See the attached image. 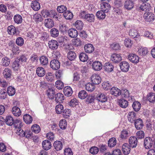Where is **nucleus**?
Listing matches in <instances>:
<instances>
[{"label": "nucleus", "mask_w": 155, "mask_h": 155, "mask_svg": "<svg viewBox=\"0 0 155 155\" xmlns=\"http://www.w3.org/2000/svg\"><path fill=\"white\" fill-rule=\"evenodd\" d=\"M137 0H127L124 3V8L127 10H130L133 8Z\"/></svg>", "instance_id": "f257e3e1"}, {"label": "nucleus", "mask_w": 155, "mask_h": 155, "mask_svg": "<svg viewBox=\"0 0 155 155\" xmlns=\"http://www.w3.org/2000/svg\"><path fill=\"white\" fill-rule=\"evenodd\" d=\"M153 140L150 137H146L144 140L143 145L146 149H150L153 146Z\"/></svg>", "instance_id": "f03ea898"}, {"label": "nucleus", "mask_w": 155, "mask_h": 155, "mask_svg": "<svg viewBox=\"0 0 155 155\" xmlns=\"http://www.w3.org/2000/svg\"><path fill=\"white\" fill-rule=\"evenodd\" d=\"M129 35L136 41L139 40L140 36L137 31L134 28L131 29L129 31Z\"/></svg>", "instance_id": "7ed1b4c3"}, {"label": "nucleus", "mask_w": 155, "mask_h": 155, "mask_svg": "<svg viewBox=\"0 0 155 155\" xmlns=\"http://www.w3.org/2000/svg\"><path fill=\"white\" fill-rule=\"evenodd\" d=\"M128 58L130 62L134 64H137L139 61V57L134 54H129L128 56Z\"/></svg>", "instance_id": "20e7f679"}, {"label": "nucleus", "mask_w": 155, "mask_h": 155, "mask_svg": "<svg viewBox=\"0 0 155 155\" xmlns=\"http://www.w3.org/2000/svg\"><path fill=\"white\" fill-rule=\"evenodd\" d=\"M143 18L146 21L150 22L154 20V15L150 12H145L143 15Z\"/></svg>", "instance_id": "39448f33"}, {"label": "nucleus", "mask_w": 155, "mask_h": 155, "mask_svg": "<svg viewBox=\"0 0 155 155\" xmlns=\"http://www.w3.org/2000/svg\"><path fill=\"white\" fill-rule=\"evenodd\" d=\"M120 66L121 70L123 72H127L129 69L130 65L126 61L121 62L120 63Z\"/></svg>", "instance_id": "423d86ee"}, {"label": "nucleus", "mask_w": 155, "mask_h": 155, "mask_svg": "<svg viewBox=\"0 0 155 155\" xmlns=\"http://www.w3.org/2000/svg\"><path fill=\"white\" fill-rule=\"evenodd\" d=\"M91 80L94 84H98L101 81V78L99 75L93 74L91 77Z\"/></svg>", "instance_id": "0eeeda50"}, {"label": "nucleus", "mask_w": 155, "mask_h": 155, "mask_svg": "<svg viewBox=\"0 0 155 155\" xmlns=\"http://www.w3.org/2000/svg\"><path fill=\"white\" fill-rule=\"evenodd\" d=\"M130 146L132 148H135L137 144V140L135 137H131L129 140Z\"/></svg>", "instance_id": "6e6552de"}, {"label": "nucleus", "mask_w": 155, "mask_h": 155, "mask_svg": "<svg viewBox=\"0 0 155 155\" xmlns=\"http://www.w3.org/2000/svg\"><path fill=\"white\" fill-rule=\"evenodd\" d=\"M136 114L134 112H129L127 115L128 120L131 123H134L137 119H136Z\"/></svg>", "instance_id": "1a4fd4ad"}, {"label": "nucleus", "mask_w": 155, "mask_h": 155, "mask_svg": "<svg viewBox=\"0 0 155 155\" xmlns=\"http://www.w3.org/2000/svg\"><path fill=\"white\" fill-rule=\"evenodd\" d=\"M51 68L54 70H57L60 67V63L57 60H53L50 63Z\"/></svg>", "instance_id": "9d476101"}, {"label": "nucleus", "mask_w": 155, "mask_h": 155, "mask_svg": "<svg viewBox=\"0 0 155 155\" xmlns=\"http://www.w3.org/2000/svg\"><path fill=\"white\" fill-rule=\"evenodd\" d=\"M49 48L51 50H55L58 48V46L57 41L54 40H51L48 43Z\"/></svg>", "instance_id": "9b49d317"}, {"label": "nucleus", "mask_w": 155, "mask_h": 155, "mask_svg": "<svg viewBox=\"0 0 155 155\" xmlns=\"http://www.w3.org/2000/svg\"><path fill=\"white\" fill-rule=\"evenodd\" d=\"M93 69L95 71H99L102 68V65L101 62L99 61H95L92 64Z\"/></svg>", "instance_id": "f8f14e48"}, {"label": "nucleus", "mask_w": 155, "mask_h": 155, "mask_svg": "<svg viewBox=\"0 0 155 155\" xmlns=\"http://www.w3.org/2000/svg\"><path fill=\"white\" fill-rule=\"evenodd\" d=\"M134 123L135 128L137 130L141 129L143 126V121L140 118L137 119Z\"/></svg>", "instance_id": "ddd939ff"}, {"label": "nucleus", "mask_w": 155, "mask_h": 155, "mask_svg": "<svg viewBox=\"0 0 155 155\" xmlns=\"http://www.w3.org/2000/svg\"><path fill=\"white\" fill-rule=\"evenodd\" d=\"M64 96L63 94L61 93H58L55 95V100L56 102L61 103L64 101Z\"/></svg>", "instance_id": "4468645a"}, {"label": "nucleus", "mask_w": 155, "mask_h": 155, "mask_svg": "<svg viewBox=\"0 0 155 155\" xmlns=\"http://www.w3.org/2000/svg\"><path fill=\"white\" fill-rule=\"evenodd\" d=\"M97 100L102 103L105 102L107 101V96L104 93H100L97 94Z\"/></svg>", "instance_id": "2eb2a0df"}, {"label": "nucleus", "mask_w": 155, "mask_h": 155, "mask_svg": "<svg viewBox=\"0 0 155 155\" xmlns=\"http://www.w3.org/2000/svg\"><path fill=\"white\" fill-rule=\"evenodd\" d=\"M68 35L71 38H76L78 35L77 31L74 28H71L68 30Z\"/></svg>", "instance_id": "dca6fc26"}, {"label": "nucleus", "mask_w": 155, "mask_h": 155, "mask_svg": "<svg viewBox=\"0 0 155 155\" xmlns=\"http://www.w3.org/2000/svg\"><path fill=\"white\" fill-rule=\"evenodd\" d=\"M101 8L102 10L107 13L111 8V6L108 3L104 2L101 4Z\"/></svg>", "instance_id": "f3484780"}, {"label": "nucleus", "mask_w": 155, "mask_h": 155, "mask_svg": "<svg viewBox=\"0 0 155 155\" xmlns=\"http://www.w3.org/2000/svg\"><path fill=\"white\" fill-rule=\"evenodd\" d=\"M110 92L111 94L115 96H118L121 94L120 89L116 87H112L110 89Z\"/></svg>", "instance_id": "a211bd4d"}, {"label": "nucleus", "mask_w": 155, "mask_h": 155, "mask_svg": "<svg viewBox=\"0 0 155 155\" xmlns=\"http://www.w3.org/2000/svg\"><path fill=\"white\" fill-rule=\"evenodd\" d=\"M44 24L47 28H50L54 26V21L51 19L47 18L45 20Z\"/></svg>", "instance_id": "6ab92c4d"}, {"label": "nucleus", "mask_w": 155, "mask_h": 155, "mask_svg": "<svg viewBox=\"0 0 155 155\" xmlns=\"http://www.w3.org/2000/svg\"><path fill=\"white\" fill-rule=\"evenodd\" d=\"M130 147L128 144L125 143L122 146V150L123 153L125 155H127L129 153L130 151Z\"/></svg>", "instance_id": "aec40b11"}, {"label": "nucleus", "mask_w": 155, "mask_h": 155, "mask_svg": "<svg viewBox=\"0 0 155 155\" xmlns=\"http://www.w3.org/2000/svg\"><path fill=\"white\" fill-rule=\"evenodd\" d=\"M119 106L121 107L125 108L128 105V102L124 99L122 98L118 101Z\"/></svg>", "instance_id": "412c9836"}, {"label": "nucleus", "mask_w": 155, "mask_h": 155, "mask_svg": "<svg viewBox=\"0 0 155 155\" xmlns=\"http://www.w3.org/2000/svg\"><path fill=\"white\" fill-rule=\"evenodd\" d=\"M111 60L115 63L119 62L122 59L120 54H114L112 55L111 58Z\"/></svg>", "instance_id": "4be33fe9"}, {"label": "nucleus", "mask_w": 155, "mask_h": 155, "mask_svg": "<svg viewBox=\"0 0 155 155\" xmlns=\"http://www.w3.org/2000/svg\"><path fill=\"white\" fill-rule=\"evenodd\" d=\"M84 51L85 52L88 53L92 52L94 50V48L91 44H86L84 46Z\"/></svg>", "instance_id": "5701e85b"}, {"label": "nucleus", "mask_w": 155, "mask_h": 155, "mask_svg": "<svg viewBox=\"0 0 155 155\" xmlns=\"http://www.w3.org/2000/svg\"><path fill=\"white\" fill-rule=\"evenodd\" d=\"M43 148L45 150H48L50 149L51 147V142L48 140L43 141L42 143Z\"/></svg>", "instance_id": "b1692460"}, {"label": "nucleus", "mask_w": 155, "mask_h": 155, "mask_svg": "<svg viewBox=\"0 0 155 155\" xmlns=\"http://www.w3.org/2000/svg\"><path fill=\"white\" fill-rule=\"evenodd\" d=\"M3 74L4 77L5 78H10L12 74V71L8 68H6L3 71Z\"/></svg>", "instance_id": "393cba45"}, {"label": "nucleus", "mask_w": 155, "mask_h": 155, "mask_svg": "<svg viewBox=\"0 0 155 155\" xmlns=\"http://www.w3.org/2000/svg\"><path fill=\"white\" fill-rule=\"evenodd\" d=\"M64 93L65 96L69 97L72 95L73 91L71 87L67 86L64 88Z\"/></svg>", "instance_id": "a878e982"}, {"label": "nucleus", "mask_w": 155, "mask_h": 155, "mask_svg": "<svg viewBox=\"0 0 155 155\" xmlns=\"http://www.w3.org/2000/svg\"><path fill=\"white\" fill-rule=\"evenodd\" d=\"M104 70L108 72H111L113 70V65L110 63H106L104 66Z\"/></svg>", "instance_id": "bb28decb"}, {"label": "nucleus", "mask_w": 155, "mask_h": 155, "mask_svg": "<svg viewBox=\"0 0 155 155\" xmlns=\"http://www.w3.org/2000/svg\"><path fill=\"white\" fill-rule=\"evenodd\" d=\"M53 146L54 149L57 151L61 150L63 147L62 143L59 141H56L54 142Z\"/></svg>", "instance_id": "cd10ccee"}, {"label": "nucleus", "mask_w": 155, "mask_h": 155, "mask_svg": "<svg viewBox=\"0 0 155 155\" xmlns=\"http://www.w3.org/2000/svg\"><path fill=\"white\" fill-rule=\"evenodd\" d=\"M37 75L40 77H42L44 76L45 72L44 69L42 67H38L36 70Z\"/></svg>", "instance_id": "c85d7f7f"}, {"label": "nucleus", "mask_w": 155, "mask_h": 155, "mask_svg": "<svg viewBox=\"0 0 155 155\" xmlns=\"http://www.w3.org/2000/svg\"><path fill=\"white\" fill-rule=\"evenodd\" d=\"M12 114L15 116H19L21 114V110L18 107L15 106L13 107L12 109Z\"/></svg>", "instance_id": "c756f323"}, {"label": "nucleus", "mask_w": 155, "mask_h": 155, "mask_svg": "<svg viewBox=\"0 0 155 155\" xmlns=\"http://www.w3.org/2000/svg\"><path fill=\"white\" fill-rule=\"evenodd\" d=\"M31 7L35 11L38 10L40 8L39 3L36 1L32 2L31 4Z\"/></svg>", "instance_id": "7c9ffc66"}, {"label": "nucleus", "mask_w": 155, "mask_h": 155, "mask_svg": "<svg viewBox=\"0 0 155 155\" xmlns=\"http://www.w3.org/2000/svg\"><path fill=\"white\" fill-rule=\"evenodd\" d=\"M46 94L50 99H53L55 94L54 91L52 88L48 89L46 91Z\"/></svg>", "instance_id": "2f4dec72"}, {"label": "nucleus", "mask_w": 155, "mask_h": 155, "mask_svg": "<svg viewBox=\"0 0 155 155\" xmlns=\"http://www.w3.org/2000/svg\"><path fill=\"white\" fill-rule=\"evenodd\" d=\"M147 100L151 103L155 102V93L150 92L148 93L147 97Z\"/></svg>", "instance_id": "473e14b6"}, {"label": "nucleus", "mask_w": 155, "mask_h": 155, "mask_svg": "<svg viewBox=\"0 0 155 155\" xmlns=\"http://www.w3.org/2000/svg\"><path fill=\"white\" fill-rule=\"evenodd\" d=\"M150 5L148 3H142L140 7V9L142 11L146 12L148 11L150 9Z\"/></svg>", "instance_id": "72a5a7b5"}, {"label": "nucleus", "mask_w": 155, "mask_h": 155, "mask_svg": "<svg viewBox=\"0 0 155 155\" xmlns=\"http://www.w3.org/2000/svg\"><path fill=\"white\" fill-rule=\"evenodd\" d=\"M94 96L92 95H89L87 97L86 100V102L87 104H92V106H95L96 105L95 104H96V101H94Z\"/></svg>", "instance_id": "f704fd0d"}, {"label": "nucleus", "mask_w": 155, "mask_h": 155, "mask_svg": "<svg viewBox=\"0 0 155 155\" xmlns=\"http://www.w3.org/2000/svg\"><path fill=\"white\" fill-rule=\"evenodd\" d=\"M7 31L8 33L11 35H14L16 32L15 27L12 25H11L8 27Z\"/></svg>", "instance_id": "c9c22d12"}, {"label": "nucleus", "mask_w": 155, "mask_h": 155, "mask_svg": "<svg viewBox=\"0 0 155 155\" xmlns=\"http://www.w3.org/2000/svg\"><path fill=\"white\" fill-rule=\"evenodd\" d=\"M141 106L140 103L137 101H135L133 102L132 107L134 110L136 112L140 110Z\"/></svg>", "instance_id": "e433bc0d"}, {"label": "nucleus", "mask_w": 155, "mask_h": 155, "mask_svg": "<svg viewBox=\"0 0 155 155\" xmlns=\"http://www.w3.org/2000/svg\"><path fill=\"white\" fill-rule=\"evenodd\" d=\"M6 124L9 126H12L14 123V120L13 117L11 116L6 117L5 119Z\"/></svg>", "instance_id": "4c0bfd02"}, {"label": "nucleus", "mask_w": 155, "mask_h": 155, "mask_svg": "<svg viewBox=\"0 0 155 155\" xmlns=\"http://www.w3.org/2000/svg\"><path fill=\"white\" fill-rule=\"evenodd\" d=\"M105 12L102 10L98 11L96 13V16L99 19H104L105 17Z\"/></svg>", "instance_id": "58836bf2"}, {"label": "nucleus", "mask_w": 155, "mask_h": 155, "mask_svg": "<svg viewBox=\"0 0 155 155\" xmlns=\"http://www.w3.org/2000/svg\"><path fill=\"white\" fill-rule=\"evenodd\" d=\"M20 63L16 60L14 62L12 65V67L15 71H20Z\"/></svg>", "instance_id": "ea45409f"}, {"label": "nucleus", "mask_w": 155, "mask_h": 155, "mask_svg": "<svg viewBox=\"0 0 155 155\" xmlns=\"http://www.w3.org/2000/svg\"><path fill=\"white\" fill-rule=\"evenodd\" d=\"M22 17L19 15H16L14 17V22L17 24H21L22 21Z\"/></svg>", "instance_id": "a19ab883"}, {"label": "nucleus", "mask_w": 155, "mask_h": 155, "mask_svg": "<svg viewBox=\"0 0 155 155\" xmlns=\"http://www.w3.org/2000/svg\"><path fill=\"white\" fill-rule=\"evenodd\" d=\"M23 118L25 122L27 124H30L32 121L31 117L28 114L25 115L23 116Z\"/></svg>", "instance_id": "79ce46f5"}, {"label": "nucleus", "mask_w": 155, "mask_h": 155, "mask_svg": "<svg viewBox=\"0 0 155 155\" xmlns=\"http://www.w3.org/2000/svg\"><path fill=\"white\" fill-rule=\"evenodd\" d=\"M74 25L77 29L81 30L83 29L84 23L82 21L78 20L75 23Z\"/></svg>", "instance_id": "37998d69"}, {"label": "nucleus", "mask_w": 155, "mask_h": 155, "mask_svg": "<svg viewBox=\"0 0 155 155\" xmlns=\"http://www.w3.org/2000/svg\"><path fill=\"white\" fill-rule=\"evenodd\" d=\"M85 19L89 22H94L95 20V17L92 14H87Z\"/></svg>", "instance_id": "c03bdc74"}, {"label": "nucleus", "mask_w": 155, "mask_h": 155, "mask_svg": "<svg viewBox=\"0 0 155 155\" xmlns=\"http://www.w3.org/2000/svg\"><path fill=\"white\" fill-rule=\"evenodd\" d=\"M129 136V133L128 131L124 130L121 131L120 136V138L123 140H125Z\"/></svg>", "instance_id": "a18cd8bd"}, {"label": "nucleus", "mask_w": 155, "mask_h": 155, "mask_svg": "<svg viewBox=\"0 0 155 155\" xmlns=\"http://www.w3.org/2000/svg\"><path fill=\"white\" fill-rule=\"evenodd\" d=\"M10 60L7 57L3 58L2 59V64L4 66H8L10 63Z\"/></svg>", "instance_id": "49530a36"}, {"label": "nucleus", "mask_w": 155, "mask_h": 155, "mask_svg": "<svg viewBox=\"0 0 155 155\" xmlns=\"http://www.w3.org/2000/svg\"><path fill=\"white\" fill-rule=\"evenodd\" d=\"M41 64L43 65H45L48 64V58L45 56H43L40 58Z\"/></svg>", "instance_id": "de8ad7c7"}, {"label": "nucleus", "mask_w": 155, "mask_h": 155, "mask_svg": "<svg viewBox=\"0 0 155 155\" xmlns=\"http://www.w3.org/2000/svg\"><path fill=\"white\" fill-rule=\"evenodd\" d=\"M94 84L93 83H87L85 85V88L88 91H92L95 88V86Z\"/></svg>", "instance_id": "09e8293b"}, {"label": "nucleus", "mask_w": 155, "mask_h": 155, "mask_svg": "<svg viewBox=\"0 0 155 155\" xmlns=\"http://www.w3.org/2000/svg\"><path fill=\"white\" fill-rule=\"evenodd\" d=\"M31 129L33 132L36 134L39 133L41 130L39 126L37 124L33 125L31 127Z\"/></svg>", "instance_id": "8fccbe9b"}, {"label": "nucleus", "mask_w": 155, "mask_h": 155, "mask_svg": "<svg viewBox=\"0 0 155 155\" xmlns=\"http://www.w3.org/2000/svg\"><path fill=\"white\" fill-rule=\"evenodd\" d=\"M138 53L142 56H145L148 52L147 48H141L138 50Z\"/></svg>", "instance_id": "3c124183"}, {"label": "nucleus", "mask_w": 155, "mask_h": 155, "mask_svg": "<svg viewBox=\"0 0 155 155\" xmlns=\"http://www.w3.org/2000/svg\"><path fill=\"white\" fill-rule=\"evenodd\" d=\"M67 57L69 60L72 61L75 59L76 57V55L74 52L70 51L68 53Z\"/></svg>", "instance_id": "603ef678"}, {"label": "nucleus", "mask_w": 155, "mask_h": 155, "mask_svg": "<svg viewBox=\"0 0 155 155\" xmlns=\"http://www.w3.org/2000/svg\"><path fill=\"white\" fill-rule=\"evenodd\" d=\"M81 75L80 73L75 72L73 74V81L74 82H76L79 81L81 79Z\"/></svg>", "instance_id": "864d4df0"}, {"label": "nucleus", "mask_w": 155, "mask_h": 155, "mask_svg": "<svg viewBox=\"0 0 155 155\" xmlns=\"http://www.w3.org/2000/svg\"><path fill=\"white\" fill-rule=\"evenodd\" d=\"M87 96V94L86 91L82 90L78 93V97L81 99H84Z\"/></svg>", "instance_id": "5fc2aeb1"}, {"label": "nucleus", "mask_w": 155, "mask_h": 155, "mask_svg": "<svg viewBox=\"0 0 155 155\" xmlns=\"http://www.w3.org/2000/svg\"><path fill=\"white\" fill-rule=\"evenodd\" d=\"M55 110L58 114H61L64 110V107L62 105L59 104L57 105L55 107Z\"/></svg>", "instance_id": "6e6d98bb"}, {"label": "nucleus", "mask_w": 155, "mask_h": 155, "mask_svg": "<svg viewBox=\"0 0 155 155\" xmlns=\"http://www.w3.org/2000/svg\"><path fill=\"white\" fill-rule=\"evenodd\" d=\"M51 35L54 37H56L58 36L59 32L58 30L55 28H52L50 31Z\"/></svg>", "instance_id": "4d7b16f0"}, {"label": "nucleus", "mask_w": 155, "mask_h": 155, "mask_svg": "<svg viewBox=\"0 0 155 155\" xmlns=\"http://www.w3.org/2000/svg\"><path fill=\"white\" fill-rule=\"evenodd\" d=\"M67 124L66 120L63 119L60 121L59 123V126L62 129H65L67 127Z\"/></svg>", "instance_id": "13d9d810"}, {"label": "nucleus", "mask_w": 155, "mask_h": 155, "mask_svg": "<svg viewBox=\"0 0 155 155\" xmlns=\"http://www.w3.org/2000/svg\"><path fill=\"white\" fill-rule=\"evenodd\" d=\"M117 140L115 138H110L108 141V146L110 147H113L116 144Z\"/></svg>", "instance_id": "bf43d9fd"}, {"label": "nucleus", "mask_w": 155, "mask_h": 155, "mask_svg": "<svg viewBox=\"0 0 155 155\" xmlns=\"http://www.w3.org/2000/svg\"><path fill=\"white\" fill-rule=\"evenodd\" d=\"M79 58L80 60L84 62L86 61L88 59V56L84 53H81L79 55Z\"/></svg>", "instance_id": "052dcab7"}, {"label": "nucleus", "mask_w": 155, "mask_h": 155, "mask_svg": "<svg viewBox=\"0 0 155 155\" xmlns=\"http://www.w3.org/2000/svg\"><path fill=\"white\" fill-rule=\"evenodd\" d=\"M63 16L66 19H70L73 17L72 14L69 11H66L64 12Z\"/></svg>", "instance_id": "680f3d73"}, {"label": "nucleus", "mask_w": 155, "mask_h": 155, "mask_svg": "<svg viewBox=\"0 0 155 155\" xmlns=\"http://www.w3.org/2000/svg\"><path fill=\"white\" fill-rule=\"evenodd\" d=\"M59 27L60 31L63 33H66L68 28V27L64 24H60Z\"/></svg>", "instance_id": "e2e57ef3"}, {"label": "nucleus", "mask_w": 155, "mask_h": 155, "mask_svg": "<svg viewBox=\"0 0 155 155\" xmlns=\"http://www.w3.org/2000/svg\"><path fill=\"white\" fill-rule=\"evenodd\" d=\"M33 18V19L36 22H41L42 21V18L41 15L38 13L34 15Z\"/></svg>", "instance_id": "0e129e2a"}, {"label": "nucleus", "mask_w": 155, "mask_h": 155, "mask_svg": "<svg viewBox=\"0 0 155 155\" xmlns=\"http://www.w3.org/2000/svg\"><path fill=\"white\" fill-rule=\"evenodd\" d=\"M7 93L9 96H13L15 93V89L12 87L9 86L8 88Z\"/></svg>", "instance_id": "69168bd1"}, {"label": "nucleus", "mask_w": 155, "mask_h": 155, "mask_svg": "<svg viewBox=\"0 0 155 155\" xmlns=\"http://www.w3.org/2000/svg\"><path fill=\"white\" fill-rule=\"evenodd\" d=\"M57 10L59 12L64 13L67 11V8L64 5H61L58 7Z\"/></svg>", "instance_id": "338daca9"}, {"label": "nucleus", "mask_w": 155, "mask_h": 155, "mask_svg": "<svg viewBox=\"0 0 155 155\" xmlns=\"http://www.w3.org/2000/svg\"><path fill=\"white\" fill-rule=\"evenodd\" d=\"M14 125L15 128H19L20 127L22 126L21 122V120L20 119H17L15 120H14Z\"/></svg>", "instance_id": "774afa93"}]
</instances>
